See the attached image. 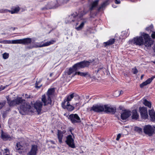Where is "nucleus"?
Listing matches in <instances>:
<instances>
[{"instance_id": "obj_53", "label": "nucleus", "mask_w": 155, "mask_h": 155, "mask_svg": "<svg viewBox=\"0 0 155 155\" xmlns=\"http://www.w3.org/2000/svg\"><path fill=\"white\" fill-rule=\"evenodd\" d=\"M76 104V106H77V104H78V103H77Z\"/></svg>"}, {"instance_id": "obj_2", "label": "nucleus", "mask_w": 155, "mask_h": 155, "mask_svg": "<svg viewBox=\"0 0 155 155\" xmlns=\"http://www.w3.org/2000/svg\"><path fill=\"white\" fill-rule=\"evenodd\" d=\"M90 62L86 61H84L74 64L71 68H70L68 72V75H71L78 70L88 67Z\"/></svg>"}, {"instance_id": "obj_9", "label": "nucleus", "mask_w": 155, "mask_h": 155, "mask_svg": "<svg viewBox=\"0 0 155 155\" xmlns=\"http://www.w3.org/2000/svg\"><path fill=\"white\" fill-rule=\"evenodd\" d=\"M66 144L68 146L73 148L76 147L75 144L74 143V140L72 138L71 135H68L66 137V140L65 141Z\"/></svg>"}, {"instance_id": "obj_43", "label": "nucleus", "mask_w": 155, "mask_h": 155, "mask_svg": "<svg viewBox=\"0 0 155 155\" xmlns=\"http://www.w3.org/2000/svg\"><path fill=\"white\" fill-rule=\"evenodd\" d=\"M115 3L117 4H119L120 3V1L119 0L118 1L117 0H115Z\"/></svg>"}, {"instance_id": "obj_24", "label": "nucleus", "mask_w": 155, "mask_h": 155, "mask_svg": "<svg viewBox=\"0 0 155 155\" xmlns=\"http://www.w3.org/2000/svg\"><path fill=\"white\" fill-rule=\"evenodd\" d=\"M132 114L131 116L132 118L133 119L137 120L139 117V115H138L137 110H134L132 111L131 112V114Z\"/></svg>"}, {"instance_id": "obj_55", "label": "nucleus", "mask_w": 155, "mask_h": 155, "mask_svg": "<svg viewBox=\"0 0 155 155\" xmlns=\"http://www.w3.org/2000/svg\"><path fill=\"white\" fill-rule=\"evenodd\" d=\"M5 155H9L8 154H6Z\"/></svg>"}, {"instance_id": "obj_48", "label": "nucleus", "mask_w": 155, "mask_h": 155, "mask_svg": "<svg viewBox=\"0 0 155 155\" xmlns=\"http://www.w3.org/2000/svg\"><path fill=\"white\" fill-rule=\"evenodd\" d=\"M6 152H7L9 151L8 150V149H6L5 150Z\"/></svg>"}, {"instance_id": "obj_10", "label": "nucleus", "mask_w": 155, "mask_h": 155, "mask_svg": "<svg viewBox=\"0 0 155 155\" xmlns=\"http://www.w3.org/2000/svg\"><path fill=\"white\" fill-rule=\"evenodd\" d=\"M132 44L136 45H141L143 44V39L141 36L134 38L131 41Z\"/></svg>"}, {"instance_id": "obj_6", "label": "nucleus", "mask_w": 155, "mask_h": 155, "mask_svg": "<svg viewBox=\"0 0 155 155\" xmlns=\"http://www.w3.org/2000/svg\"><path fill=\"white\" fill-rule=\"evenodd\" d=\"M68 119L72 123L74 124L81 122L80 118L77 114H71L69 115Z\"/></svg>"}, {"instance_id": "obj_51", "label": "nucleus", "mask_w": 155, "mask_h": 155, "mask_svg": "<svg viewBox=\"0 0 155 155\" xmlns=\"http://www.w3.org/2000/svg\"><path fill=\"white\" fill-rule=\"evenodd\" d=\"M78 23L76 22V26L78 25Z\"/></svg>"}, {"instance_id": "obj_40", "label": "nucleus", "mask_w": 155, "mask_h": 155, "mask_svg": "<svg viewBox=\"0 0 155 155\" xmlns=\"http://www.w3.org/2000/svg\"><path fill=\"white\" fill-rule=\"evenodd\" d=\"M58 131L59 132H61L62 133V134L63 135L64 134H65L66 132V131H65V130H64L63 131H61V130H58Z\"/></svg>"}, {"instance_id": "obj_47", "label": "nucleus", "mask_w": 155, "mask_h": 155, "mask_svg": "<svg viewBox=\"0 0 155 155\" xmlns=\"http://www.w3.org/2000/svg\"><path fill=\"white\" fill-rule=\"evenodd\" d=\"M53 74V73H51L50 74V77H51V76H52V75Z\"/></svg>"}, {"instance_id": "obj_1", "label": "nucleus", "mask_w": 155, "mask_h": 155, "mask_svg": "<svg viewBox=\"0 0 155 155\" xmlns=\"http://www.w3.org/2000/svg\"><path fill=\"white\" fill-rule=\"evenodd\" d=\"M6 98L7 99L8 103L10 106H14L16 104L20 105L19 107L20 112L23 115L28 114L29 111H32L31 109V106L29 104L26 103L25 101L22 99L21 97H18L16 99L12 100L9 96H7Z\"/></svg>"}, {"instance_id": "obj_17", "label": "nucleus", "mask_w": 155, "mask_h": 155, "mask_svg": "<svg viewBox=\"0 0 155 155\" xmlns=\"http://www.w3.org/2000/svg\"><path fill=\"white\" fill-rule=\"evenodd\" d=\"M42 106V102L40 101H36L34 104V107L38 113L41 112Z\"/></svg>"}, {"instance_id": "obj_13", "label": "nucleus", "mask_w": 155, "mask_h": 155, "mask_svg": "<svg viewBox=\"0 0 155 155\" xmlns=\"http://www.w3.org/2000/svg\"><path fill=\"white\" fill-rule=\"evenodd\" d=\"M131 115V112L130 111L125 110L121 114V118L123 120H125Z\"/></svg>"}, {"instance_id": "obj_49", "label": "nucleus", "mask_w": 155, "mask_h": 155, "mask_svg": "<svg viewBox=\"0 0 155 155\" xmlns=\"http://www.w3.org/2000/svg\"><path fill=\"white\" fill-rule=\"evenodd\" d=\"M51 142L52 143L54 144V141H51Z\"/></svg>"}, {"instance_id": "obj_37", "label": "nucleus", "mask_w": 155, "mask_h": 155, "mask_svg": "<svg viewBox=\"0 0 155 155\" xmlns=\"http://www.w3.org/2000/svg\"><path fill=\"white\" fill-rule=\"evenodd\" d=\"M9 57V54L7 53H5L3 54V57L4 59H7Z\"/></svg>"}, {"instance_id": "obj_12", "label": "nucleus", "mask_w": 155, "mask_h": 155, "mask_svg": "<svg viewBox=\"0 0 155 155\" xmlns=\"http://www.w3.org/2000/svg\"><path fill=\"white\" fill-rule=\"evenodd\" d=\"M143 131L145 134L150 136L153 134L154 132V129L151 126L147 125L144 127Z\"/></svg>"}, {"instance_id": "obj_31", "label": "nucleus", "mask_w": 155, "mask_h": 155, "mask_svg": "<svg viewBox=\"0 0 155 155\" xmlns=\"http://www.w3.org/2000/svg\"><path fill=\"white\" fill-rule=\"evenodd\" d=\"M143 104L145 106L148 107L150 108L151 107V103L149 101L146 99H144L143 102Z\"/></svg>"}, {"instance_id": "obj_22", "label": "nucleus", "mask_w": 155, "mask_h": 155, "mask_svg": "<svg viewBox=\"0 0 155 155\" xmlns=\"http://www.w3.org/2000/svg\"><path fill=\"white\" fill-rule=\"evenodd\" d=\"M149 115L152 121L155 120V112L153 109L149 111Z\"/></svg>"}, {"instance_id": "obj_39", "label": "nucleus", "mask_w": 155, "mask_h": 155, "mask_svg": "<svg viewBox=\"0 0 155 155\" xmlns=\"http://www.w3.org/2000/svg\"><path fill=\"white\" fill-rule=\"evenodd\" d=\"M135 130L139 133L141 132L142 131V129L141 128L137 127L135 128Z\"/></svg>"}, {"instance_id": "obj_23", "label": "nucleus", "mask_w": 155, "mask_h": 155, "mask_svg": "<svg viewBox=\"0 0 155 155\" xmlns=\"http://www.w3.org/2000/svg\"><path fill=\"white\" fill-rule=\"evenodd\" d=\"M1 137L4 140H10L11 139V137L9 135L3 133L2 132L1 134Z\"/></svg>"}, {"instance_id": "obj_4", "label": "nucleus", "mask_w": 155, "mask_h": 155, "mask_svg": "<svg viewBox=\"0 0 155 155\" xmlns=\"http://www.w3.org/2000/svg\"><path fill=\"white\" fill-rule=\"evenodd\" d=\"M87 12H85L84 11H83L84 13L83 14H81L80 15H79L78 13L76 12L74 13L69 16L67 18L68 20V22H66V23H70L72 22H74L76 21L77 20L79 21L81 20V18L83 16V15L86 14Z\"/></svg>"}, {"instance_id": "obj_11", "label": "nucleus", "mask_w": 155, "mask_h": 155, "mask_svg": "<svg viewBox=\"0 0 155 155\" xmlns=\"http://www.w3.org/2000/svg\"><path fill=\"white\" fill-rule=\"evenodd\" d=\"M139 110L140 114V115L142 118L146 119L148 117L147 114V108L145 107H140Z\"/></svg>"}, {"instance_id": "obj_35", "label": "nucleus", "mask_w": 155, "mask_h": 155, "mask_svg": "<svg viewBox=\"0 0 155 155\" xmlns=\"http://www.w3.org/2000/svg\"><path fill=\"white\" fill-rule=\"evenodd\" d=\"M6 101H4L2 102H0V109L2 108L6 104Z\"/></svg>"}, {"instance_id": "obj_52", "label": "nucleus", "mask_w": 155, "mask_h": 155, "mask_svg": "<svg viewBox=\"0 0 155 155\" xmlns=\"http://www.w3.org/2000/svg\"><path fill=\"white\" fill-rule=\"evenodd\" d=\"M152 62H153V63H154V64H155V61H152Z\"/></svg>"}, {"instance_id": "obj_41", "label": "nucleus", "mask_w": 155, "mask_h": 155, "mask_svg": "<svg viewBox=\"0 0 155 155\" xmlns=\"http://www.w3.org/2000/svg\"><path fill=\"white\" fill-rule=\"evenodd\" d=\"M121 137V135L120 134H118L117 136V138L116 139V140H119L120 137Z\"/></svg>"}, {"instance_id": "obj_16", "label": "nucleus", "mask_w": 155, "mask_h": 155, "mask_svg": "<svg viewBox=\"0 0 155 155\" xmlns=\"http://www.w3.org/2000/svg\"><path fill=\"white\" fill-rule=\"evenodd\" d=\"M61 106L64 109H67L69 111H71L74 109V107L70 105L69 102H67L66 103H62Z\"/></svg>"}, {"instance_id": "obj_14", "label": "nucleus", "mask_w": 155, "mask_h": 155, "mask_svg": "<svg viewBox=\"0 0 155 155\" xmlns=\"http://www.w3.org/2000/svg\"><path fill=\"white\" fill-rule=\"evenodd\" d=\"M38 150L37 145H32L30 150L27 153V155H36Z\"/></svg>"}, {"instance_id": "obj_20", "label": "nucleus", "mask_w": 155, "mask_h": 155, "mask_svg": "<svg viewBox=\"0 0 155 155\" xmlns=\"http://www.w3.org/2000/svg\"><path fill=\"white\" fill-rule=\"evenodd\" d=\"M15 149L16 152H18L19 153H21V150H23V146L21 144L20 142H19L16 143Z\"/></svg>"}, {"instance_id": "obj_25", "label": "nucleus", "mask_w": 155, "mask_h": 155, "mask_svg": "<svg viewBox=\"0 0 155 155\" xmlns=\"http://www.w3.org/2000/svg\"><path fill=\"white\" fill-rule=\"evenodd\" d=\"M20 8L19 7H13L11 9V10L9 12L11 14L17 13L20 10Z\"/></svg>"}, {"instance_id": "obj_45", "label": "nucleus", "mask_w": 155, "mask_h": 155, "mask_svg": "<svg viewBox=\"0 0 155 155\" xmlns=\"http://www.w3.org/2000/svg\"><path fill=\"white\" fill-rule=\"evenodd\" d=\"M123 93V92L122 91H120V94H122Z\"/></svg>"}, {"instance_id": "obj_21", "label": "nucleus", "mask_w": 155, "mask_h": 155, "mask_svg": "<svg viewBox=\"0 0 155 155\" xmlns=\"http://www.w3.org/2000/svg\"><path fill=\"white\" fill-rule=\"evenodd\" d=\"M74 94L72 93L70 95H68L66 97V98L65 99L64 101L62 103H66V102H69L71 100V99L74 97Z\"/></svg>"}, {"instance_id": "obj_26", "label": "nucleus", "mask_w": 155, "mask_h": 155, "mask_svg": "<svg viewBox=\"0 0 155 155\" xmlns=\"http://www.w3.org/2000/svg\"><path fill=\"white\" fill-rule=\"evenodd\" d=\"M115 42V39L114 38L110 39L107 42L104 43V44L105 46H106L107 45H109L113 44Z\"/></svg>"}, {"instance_id": "obj_46", "label": "nucleus", "mask_w": 155, "mask_h": 155, "mask_svg": "<svg viewBox=\"0 0 155 155\" xmlns=\"http://www.w3.org/2000/svg\"><path fill=\"white\" fill-rule=\"evenodd\" d=\"M144 76V75L143 74L141 75V77H140V78L141 79H142L143 77Z\"/></svg>"}, {"instance_id": "obj_18", "label": "nucleus", "mask_w": 155, "mask_h": 155, "mask_svg": "<svg viewBox=\"0 0 155 155\" xmlns=\"http://www.w3.org/2000/svg\"><path fill=\"white\" fill-rule=\"evenodd\" d=\"M155 78V76H153L151 78H149L147 79L145 81L143 82L140 85V87L141 88L143 87L144 86L147 85L148 84H150L152 81Z\"/></svg>"}, {"instance_id": "obj_33", "label": "nucleus", "mask_w": 155, "mask_h": 155, "mask_svg": "<svg viewBox=\"0 0 155 155\" xmlns=\"http://www.w3.org/2000/svg\"><path fill=\"white\" fill-rule=\"evenodd\" d=\"M0 43H3L5 44H11V41L10 40H4L3 41H1L0 40Z\"/></svg>"}, {"instance_id": "obj_3", "label": "nucleus", "mask_w": 155, "mask_h": 155, "mask_svg": "<svg viewBox=\"0 0 155 155\" xmlns=\"http://www.w3.org/2000/svg\"><path fill=\"white\" fill-rule=\"evenodd\" d=\"M54 91V88H50L47 91V97L45 95L42 96L41 101L43 103L44 106L48 104H51L52 102L51 98L53 96Z\"/></svg>"}, {"instance_id": "obj_44", "label": "nucleus", "mask_w": 155, "mask_h": 155, "mask_svg": "<svg viewBox=\"0 0 155 155\" xmlns=\"http://www.w3.org/2000/svg\"><path fill=\"white\" fill-rule=\"evenodd\" d=\"M25 97L27 98H30V97L29 96H28L27 94H25Z\"/></svg>"}, {"instance_id": "obj_7", "label": "nucleus", "mask_w": 155, "mask_h": 155, "mask_svg": "<svg viewBox=\"0 0 155 155\" xmlns=\"http://www.w3.org/2000/svg\"><path fill=\"white\" fill-rule=\"evenodd\" d=\"M143 35L145 40L143 44L146 47L151 46L153 44V41L150 38L148 35L145 34Z\"/></svg>"}, {"instance_id": "obj_34", "label": "nucleus", "mask_w": 155, "mask_h": 155, "mask_svg": "<svg viewBox=\"0 0 155 155\" xmlns=\"http://www.w3.org/2000/svg\"><path fill=\"white\" fill-rule=\"evenodd\" d=\"M41 81V80H40L38 81H36V83H35V87L37 88H40L42 86V85L41 84L39 85V86H38L39 84L40 83Z\"/></svg>"}, {"instance_id": "obj_50", "label": "nucleus", "mask_w": 155, "mask_h": 155, "mask_svg": "<svg viewBox=\"0 0 155 155\" xmlns=\"http://www.w3.org/2000/svg\"><path fill=\"white\" fill-rule=\"evenodd\" d=\"M12 29H13V30H14L15 29V28H12Z\"/></svg>"}, {"instance_id": "obj_5", "label": "nucleus", "mask_w": 155, "mask_h": 155, "mask_svg": "<svg viewBox=\"0 0 155 155\" xmlns=\"http://www.w3.org/2000/svg\"><path fill=\"white\" fill-rule=\"evenodd\" d=\"M31 42V40L29 38H25L22 39L15 40L11 41V43L13 44H28L30 43Z\"/></svg>"}, {"instance_id": "obj_27", "label": "nucleus", "mask_w": 155, "mask_h": 155, "mask_svg": "<svg viewBox=\"0 0 155 155\" xmlns=\"http://www.w3.org/2000/svg\"><path fill=\"white\" fill-rule=\"evenodd\" d=\"M55 42V41H54L51 40V41L46 42L41 45H40L38 47H43L48 46L51 44H53Z\"/></svg>"}, {"instance_id": "obj_32", "label": "nucleus", "mask_w": 155, "mask_h": 155, "mask_svg": "<svg viewBox=\"0 0 155 155\" xmlns=\"http://www.w3.org/2000/svg\"><path fill=\"white\" fill-rule=\"evenodd\" d=\"M108 2V1H106L105 2H104L98 8V11L100 10L102 8L104 7L106 5H107L108 4L107 3Z\"/></svg>"}, {"instance_id": "obj_29", "label": "nucleus", "mask_w": 155, "mask_h": 155, "mask_svg": "<svg viewBox=\"0 0 155 155\" xmlns=\"http://www.w3.org/2000/svg\"><path fill=\"white\" fill-rule=\"evenodd\" d=\"M76 74L80 75L81 76H85L88 74V73L81 72H76L72 76H74Z\"/></svg>"}, {"instance_id": "obj_28", "label": "nucleus", "mask_w": 155, "mask_h": 155, "mask_svg": "<svg viewBox=\"0 0 155 155\" xmlns=\"http://www.w3.org/2000/svg\"><path fill=\"white\" fill-rule=\"evenodd\" d=\"M57 137L58 139V141L60 143H62V139L63 137V135L62 134L61 132H59L58 131L57 132Z\"/></svg>"}, {"instance_id": "obj_8", "label": "nucleus", "mask_w": 155, "mask_h": 155, "mask_svg": "<svg viewBox=\"0 0 155 155\" xmlns=\"http://www.w3.org/2000/svg\"><path fill=\"white\" fill-rule=\"evenodd\" d=\"M104 106L98 105H94L90 109V111H93L96 112H101L104 111Z\"/></svg>"}, {"instance_id": "obj_36", "label": "nucleus", "mask_w": 155, "mask_h": 155, "mask_svg": "<svg viewBox=\"0 0 155 155\" xmlns=\"http://www.w3.org/2000/svg\"><path fill=\"white\" fill-rule=\"evenodd\" d=\"M114 96L115 97H118L120 95V91H115L114 94Z\"/></svg>"}, {"instance_id": "obj_54", "label": "nucleus", "mask_w": 155, "mask_h": 155, "mask_svg": "<svg viewBox=\"0 0 155 155\" xmlns=\"http://www.w3.org/2000/svg\"><path fill=\"white\" fill-rule=\"evenodd\" d=\"M154 132L155 133V129L154 130Z\"/></svg>"}, {"instance_id": "obj_42", "label": "nucleus", "mask_w": 155, "mask_h": 155, "mask_svg": "<svg viewBox=\"0 0 155 155\" xmlns=\"http://www.w3.org/2000/svg\"><path fill=\"white\" fill-rule=\"evenodd\" d=\"M151 37L153 38H155V32H153L152 34Z\"/></svg>"}, {"instance_id": "obj_19", "label": "nucleus", "mask_w": 155, "mask_h": 155, "mask_svg": "<svg viewBox=\"0 0 155 155\" xmlns=\"http://www.w3.org/2000/svg\"><path fill=\"white\" fill-rule=\"evenodd\" d=\"M98 2L99 0H96L92 2L89 5V10L91 11L94 10L97 6Z\"/></svg>"}, {"instance_id": "obj_15", "label": "nucleus", "mask_w": 155, "mask_h": 155, "mask_svg": "<svg viewBox=\"0 0 155 155\" xmlns=\"http://www.w3.org/2000/svg\"><path fill=\"white\" fill-rule=\"evenodd\" d=\"M104 111L106 113H110L114 114L116 112V109L115 107L108 106L106 105H104Z\"/></svg>"}, {"instance_id": "obj_30", "label": "nucleus", "mask_w": 155, "mask_h": 155, "mask_svg": "<svg viewBox=\"0 0 155 155\" xmlns=\"http://www.w3.org/2000/svg\"><path fill=\"white\" fill-rule=\"evenodd\" d=\"M86 22V21H84L81 22L80 25L78 27L76 28V29L78 31H80L81 30L83 27L84 24Z\"/></svg>"}, {"instance_id": "obj_38", "label": "nucleus", "mask_w": 155, "mask_h": 155, "mask_svg": "<svg viewBox=\"0 0 155 155\" xmlns=\"http://www.w3.org/2000/svg\"><path fill=\"white\" fill-rule=\"evenodd\" d=\"M132 72L134 74H136L138 72V70L136 67H135L132 69Z\"/></svg>"}]
</instances>
